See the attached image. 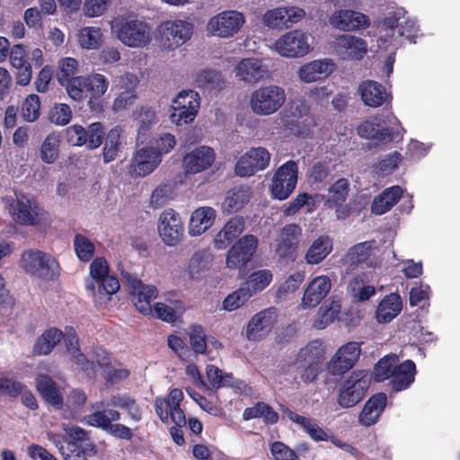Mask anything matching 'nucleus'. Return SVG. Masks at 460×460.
Masks as SVG:
<instances>
[{
    "label": "nucleus",
    "mask_w": 460,
    "mask_h": 460,
    "mask_svg": "<svg viewBox=\"0 0 460 460\" xmlns=\"http://www.w3.org/2000/svg\"><path fill=\"white\" fill-rule=\"evenodd\" d=\"M193 33V25L185 20H168L156 29V40L164 49H175L189 40Z\"/></svg>",
    "instance_id": "nucleus-6"
},
{
    "label": "nucleus",
    "mask_w": 460,
    "mask_h": 460,
    "mask_svg": "<svg viewBox=\"0 0 460 460\" xmlns=\"http://www.w3.org/2000/svg\"><path fill=\"white\" fill-rule=\"evenodd\" d=\"M120 145V129L114 128L108 133L102 149L103 161L108 164L115 160Z\"/></svg>",
    "instance_id": "nucleus-60"
},
{
    "label": "nucleus",
    "mask_w": 460,
    "mask_h": 460,
    "mask_svg": "<svg viewBox=\"0 0 460 460\" xmlns=\"http://www.w3.org/2000/svg\"><path fill=\"white\" fill-rule=\"evenodd\" d=\"M78 70V61L74 58H63L58 61L57 78L60 84L64 85Z\"/></svg>",
    "instance_id": "nucleus-62"
},
{
    "label": "nucleus",
    "mask_w": 460,
    "mask_h": 460,
    "mask_svg": "<svg viewBox=\"0 0 460 460\" xmlns=\"http://www.w3.org/2000/svg\"><path fill=\"white\" fill-rule=\"evenodd\" d=\"M212 254L207 250H199L192 254L188 263V274L192 279H199L208 271Z\"/></svg>",
    "instance_id": "nucleus-42"
},
{
    "label": "nucleus",
    "mask_w": 460,
    "mask_h": 460,
    "mask_svg": "<svg viewBox=\"0 0 460 460\" xmlns=\"http://www.w3.org/2000/svg\"><path fill=\"white\" fill-rule=\"evenodd\" d=\"M348 290L352 297L359 302L367 301L376 294L375 287L366 284L365 273L355 275L349 283Z\"/></svg>",
    "instance_id": "nucleus-45"
},
{
    "label": "nucleus",
    "mask_w": 460,
    "mask_h": 460,
    "mask_svg": "<svg viewBox=\"0 0 460 460\" xmlns=\"http://www.w3.org/2000/svg\"><path fill=\"white\" fill-rule=\"evenodd\" d=\"M244 23L245 17L241 12L228 10L212 16L206 30L211 36L227 39L237 34Z\"/></svg>",
    "instance_id": "nucleus-7"
},
{
    "label": "nucleus",
    "mask_w": 460,
    "mask_h": 460,
    "mask_svg": "<svg viewBox=\"0 0 460 460\" xmlns=\"http://www.w3.org/2000/svg\"><path fill=\"white\" fill-rule=\"evenodd\" d=\"M65 434L47 432V438L57 447L65 460H88L81 442L87 438L86 432L80 427L63 425Z\"/></svg>",
    "instance_id": "nucleus-3"
},
{
    "label": "nucleus",
    "mask_w": 460,
    "mask_h": 460,
    "mask_svg": "<svg viewBox=\"0 0 460 460\" xmlns=\"http://www.w3.org/2000/svg\"><path fill=\"white\" fill-rule=\"evenodd\" d=\"M273 274L268 269L252 272L242 286L251 296L263 291L272 281Z\"/></svg>",
    "instance_id": "nucleus-43"
},
{
    "label": "nucleus",
    "mask_w": 460,
    "mask_h": 460,
    "mask_svg": "<svg viewBox=\"0 0 460 460\" xmlns=\"http://www.w3.org/2000/svg\"><path fill=\"white\" fill-rule=\"evenodd\" d=\"M77 39L83 49H95L102 44V33L98 27H84L79 31Z\"/></svg>",
    "instance_id": "nucleus-53"
},
{
    "label": "nucleus",
    "mask_w": 460,
    "mask_h": 460,
    "mask_svg": "<svg viewBox=\"0 0 460 460\" xmlns=\"http://www.w3.org/2000/svg\"><path fill=\"white\" fill-rule=\"evenodd\" d=\"M273 49L281 57L296 58L307 55L312 48L307 33L301 30H293L280 36L275 41Z\"/></svg>",
    "instance_id": "nucleus-8"
},
{
    "label": "nucleus",
    "mask_w": 460,
    "mask_h": 460,
    "mask_svg": "<svg viewBox=\"0 0 460 460\" xmlns=\"http://www.w3.org/2000/svg\"><path fill=\"white\" fill-rule=\"evenodd\" d=\"M332 251V241L328 235H321L308 248L305 260L307 264L322 262Z\"/></svg>",
    "instance_id": "nucleus-41"
},
{
    "label": "nucleus",
    "mask_w": 460,
    "mask_h": 460,
    "mask_svg": "<svg viewBox=\"0 0 460 460\" xmlns=\"http://www.w3.org/2000/svg\"><path fill=\"white\" fill-rule=\"evenodd\" d=\"M243 418L245 420L260 418L266 424H275L278 422L279 415L270 406L261 402L246 408L243 411Z\"/></svg>",
    "instance_id": "nucleus-49"
},
{
    "label": "nucleus",
    "mask_w": 460,
    "mask_h": 460,
    "mask_svg": "<svg viewBox=\"0 0 460 460\" xmlns=\"http://www.w3.org/2000/svg\"><path fill=\"white\" fill-rule=\"evenodd\" d=\"M399 364V358L396 354H389L382 358L375 367L374 378L377 382L390 379L393 372Z\"/></svg>",
    "instance_id": "nucleus-51"
},
{
    "label": "nucleus",
    "mask_w": 460,
    "mask_h": 460,
    "mask_svg": "<svg viewBox=\"0 0 460 460\" xmlns=\"http://www.w3.org/2000/svg\"><path fill=\"white\" fill-rule=\"evenodd\" d=\"M332 279L327 275L314 277L306 285L300 307L311 309L317 306L330 293L332 289Z\"/></svg>",
    "instance_id": "nucleus-18"
},
{
    "label": "nucleus",
    "mask_w": 460,
    "mask_h": 460,
    "mask_svg": "<svg viewBox=\"0 0 460 460\" xmlns=\"http://www.w3.org/2000/svg\"><path fill=\"white\" fill-rule=\"evenodd\" d=\"M63 338L67 350L71 354L75 362L86 373L88 376H93L95 375L94 364L87 360L85 356L80 352L78 348V339L74 328H66V332L63 333Z\"/></svg>",
    "instance_id": "nucleus-30"
},
{
    "label": "nucleus",
    "mask_w": 460,
    "mask_h": 460,
    "mask_svg": "<svg viewBox=\"0 0 460 460\" xmlns=\"http://www.w3.org/2000/svg\"><path fill=\"white\" fill-rule=\"evenodd\" d=\"M21 268L32 277L53 279L59 273V265L50 254L40 250H26L21 254Z\"/></svg>",
    "instance_id": "nucleus-5"
},
{
    "label": "nucleus",
    "mask_w": 460,
    "mask_h": 460,
    "mask_svg": "<svg viewBox=\"0 0 460 460\" xmlns=\"http://www.w3.org/2000/svg\"><path fill=\"white\" fill-rule=\"evenodd\" d=\"M252 296L248 294L245 288L241 287L229 294L223 301V309L226 311H234L243 305Z\"/></svg>",
    "instance_id": "nucleus-64"
},
{
    "label": "nucleus",
    "mask_w": 460,
    "mask_h": 460,
    "mask_svg": "<svg viewBox=\"0 0 460 460\" xmlns=\"http://www.w3.org/2000/svg\"><path fill=\"white\" fill-rule=\"evenodd\" d=\"M370 378L365 370L354 371L340 390L338 403L342 408L353 407L366 395Z\"/></svg>",
    "instance_id": "nucleus-9"
},
{
    "label": "nucleus",
    "mask_w": 460,
    "mask_h": 460,
    "mask_svg": "<svg viewBox=\"0 0 460 460\" xmlns=\"http://www.w3.org/2000/svg\"><path fill=\"white\" fill-rule=\"evenodd\" d=\"M137 127V142H144L146 133L158 122L157 111L148 104L136 109L131 115Z\"/></svg>",
    "instance_id": "nucleus-31"
},
{
    "label": "nucleus",
    "mask_w": 460,
    "mask_h": 460,
    "mask_svg": "<svg viewBox=\"0 0 460 460\" xmlns=\"http://www.w3.org/2000/svg\"><path fill=\"white\" fill-rule=\"evenodd\" d=\"M87 83V92L90 97L89 104L93 100L101 98L108 90L109 81L102 74L94 73L85 76Z\"/></svg>",
    "instance_id": "nucleus-52"
},
{
    "label": "nucleus",
    "mask_w": 460,
    "mask_h": 460,
    "mask_svg": "<svg viewBox=\"0 0 460 460\" xmlns=\"http://www.w3.org/2000/svg\"><path fill=\"white\" fill-rule=\"evenodd\" d=\"M397 128L386 127L384 119L378 117H373L366 119L358 127V134L363 138L375 140L378 143H388L399 135Z\"/></svg>",
    "instance_id": "nucleus-20"
},
{
    "label": "nucleus",
    "mask_w": 460,
    "mask_h": 460,
    "mask_svg": "<svg viewBox=\"0 0 460 460\" xmlns=\"http://www.w3.org/2000/svg\"><path fill=\"white\" fill-rule=\"evenodd\" d=\"M401 161L402 155L397 151H394L380 157L375 165V171L383 176L389 175L398 168Z\"/></svg>",
    "instance_id": "nucleus-61"
},
{
    "label": "nucleus",
    "mask_w": 460,
    "mask_h": 460,
    "mask_svg": "<svg viewBox=\"0 0 460 460\" xmlns=\"http://www.w3.org/2000/svg\"><path fill=\"white\" fill-rule=\"evenodd\" d=\"M334 50L344 60H360L367 52V44L355 35L342 34L336 38Z\"/></svg>",
    "instance_id": "nucleus-21"
},
{
    "label": "nucleus",
    "mask_w": 460,
    "mask_h": 460,
    "mask_svg": "<svg viewBox=\"0 0 460 460\" xmlns=\"http://www.w3.org/2000/svg\"><path fill=\"white\" fill-rule=\"evenodd\" d=\"M217 212L211 207H200L195 209L190 219L189 234L199 236L208 230L215 222Z\"/></svg>",
    "instance_id": "nucleus-29"
},
{
    "label": "nucleus",
    "mask_w": 460,
    "mask_h": 460,
    "mask_svg": "<svg viewBox=\"0 0 460 460\" xmlns=\"http://www.w3.org/2000/svg\"><path fill=\"white\" fill-rule=\"evenodd\" d=\"M258 246V240L252 234H246L239 239L228 251L226 265L236 270L245 267L252 260Z\"/></svg>",
    "instance_id": "nucleus-15"
},
{
    "label": "nucleus",
    "mask_w": 460,
    "mask_h": 460,
    "mask_svg": "<svg viewBox=\"0 0 460 460\" xmlns=\"http://www.w3.org/2000/svg\"><path fill=\"white\" fill-rule=\"evenodd\" d=\"M251 190L247 186L240 185L230 189L222 203V209L226 213H234L241 210L250 201Z\"/></svg>",
    "instance_id": "nucleus-34"
},
{
    "label": "nucleus",
    "mask_w": 460,
    "mask_h": 460,
    "mask_svg": "<svg viewBox=\"0 0 460 460\" xmlns=\"http://www.w3.org/2000/svg\"><path fill=\"white\" fill-rule=\"evenodd\" d=\"M358 93L363 102L369 107H379L390 98L385 87L377 82L364 81L358 86Z\"/></svg>",
    "instance_id": "nucleus-28"
},
{
    "label": "nucleus",
    "mask_w": 460,
    "mask_h": 460,
    "mask_svg": "<svg viewBox=\"0 0 460 460\" xmlns=\"http://www.w3.org/2000/svg\"><path fill=\"white\" fill-rule=\"evenodd\" d=\"M335 65L332 59H316L303 65L297 71L300 81L310 84L325 79L334 70Z\"/></svg>",
    "instance_id": "nucleus-25"
},
{
    "label": "nucleus",
    "mask_w": 460,
    "mask_h": 460,
    "mask_svg": "<svg viewBox=\"0 0 460 460\" xmlns=\"http://www.w3.org/2000/svg\"><path fill=\"white\" fill-rule=\"evenodd\" d=\"M158 234L168 246L177 245L182 239L184 228L180 214L172 208L164 209L159 216Z\"/></svg>",
    "instance_id": "nucleus-12"
},
{
    "label": "nucleus",
    "mask_w": 460,
    "mask_h": 460,
    "mask_svg": "<svg viewBox=\"0 0 460 460\" xmlns=\"http://www.w3.org/2000/svg\"><path fill=\"white\" fill-rule=\"evenodd\" d=\"M119 287V280L111 275H107L96 284L92 280L85 281L86 290L100 304L110 300L111 296L117 293Z\"/></svg>",
    "instance_id": "nucleus-26"
},
{
    "label": "nucleus",
    "mask_w": 460,
    "mask_h": 460,
    "mask_svg": "<svg viewBox=\"0 0 460 460\" xmlns=\"http://www.w3.org/2000/svg\"><path fill=\"white\" fill-rule=\"evenodd\" d=\"M277 322V310L270 307L255 314L249 321L246 337L249 341H259L266 337Z\"/></svg>",
    "instance_id": "nucleus-22"
},
{
    "label": "nucleus",
    "mask_w": 460,
    "mask_h": 460,
    "mask_svg": "<svg viewBox=\"0 0 460 460\" xmlns=\"http://www.w3.org/2000/svg\"><path fill=\"white\" fill-rule=\"evenodd\" d=\"M214 150L207 146H201L186 154L182 160L186 173H199L208 169L215 162Z\"/></svg>",
    "instance_id": "nucleus-24"
},
{
    "label": "nucleus",
    "mask_w": 460,
    "mask_h": 460,
    "mask_svg": "<svg viewBox=\"0 0 460 460\" xmlns=\"http://www.w3.org/2000/svg\"><path fill=\"white\" fill-rule=\"evenodd\" d=\"M323 343L319 340L309 342L301 349L297 355V360L305 363H321L323 356Z\"/></svg>",
    "instance_id": "nucleus-57"
},
{
    "label": "nucleus",
    "mask_w": 460,
    "mask_h": 460,
    "mask_svg": "<svg viewBox=\"0 0 460 460\" xmlns=\"http://www.w3.org/2000/svg\"><path fill=\"white\" fill-rule=\"evenodd\" d=\"M387 397L385 394H377L372 396L365 404L359 415V422L364 426H371L376 423L386 405Z\"/></svg>",
    "instance_id": "nucleus-35"
},
{
    "label": "nucleus",
    "mask_w": 460,
    "mask_h": 460,
    "mask_svg": "<svg viewBox=\"0 0 460 460\" xmlns=\"http://www.w3.org/2000/svg\"><path fill=\"white\" fill-rule=\"evenodd\" d=\"M111 31L129 48H143L151 42L150 26L133 15H119L110 22Z\"/></svg>",
    "instance_id": "nucleus-1"
},
{
    "label": "nucleus",
    "mask_w": 460,
    "mask_h": 460,
    "mask_svg": "<svg viewBox=\"0 0 460 460\" xmlns=\"http://www.w3.org/2000/svg\"><path fill=\"white\" fill-rule=\"evenodd\" d=\"M244 230V219L235 216L230 218L224 227L216 234L214 246L217 250H224Z\"/></svg>",
    "instance_id": "nucleus-27"
},
{
    "label": "nucleus",
    "mask_w": 460,
    "mask_h": 460,
    "mask_svg": "<svg viewBox=\"0 0 460 460\" xmlns=\"http://www.w3.org/2000/svg\"><path fill=\"white\" fill-rule=\"evenodd\" d=\"M185 311L181 301H174L171 305L156 303L153 308V315L170 323H174Z\"/></svg>",
    "instance_id": "nucleus-47"
},
{
    "label": "nucleus",
    "mask_w": 460,
    "mask_h": 460,
    "mask_svg": "<svg viewBox=\"0 0 460 460\" xmlns=\"http://www.w3.org/2000/svg\"><path fill=\"white\" fill-rule=\"evenodd\" d=\"M341 305L339 299L332 297L326 300L318 309L314 320V327L323 330L339 318Z\"/></svg>",
    "instance_id": "nucleus-38"
},
{
    "label": "nucleus",
    "mask_w": 460,
    "mask_h": 460,
    "mask_svg": "<svg viewBox=\"0 0 460 460\" xmlns=\"http://www.w3.org/2000/svg\"><path fill=\"white\" fill-rule=\"evenodd\" d=\"M305 274L304 271H295L279 284L276 296L279 299H286L290 294H294L304 282Z\"/></svg>",
    "instance_id": "nucleus-54"
},
{
    "label": "nucleus",
    "mask_w": 460,
    "mask_h": 460,
    "mask_svg": "<svg viewBox=\"0 0 460 460\" xmlns=\"http://www.w3.org/2000/svg\"><path fill=\"white\" fill-rule=\"evenodd\" d=\"M206 374L210 385L216 389L222 386H230L240 392H244L246 389V385L243 381L234 379L232 374L223 373L213 365L207 367Z\"/></svg>",
    "instance_id": "nucleus-40"
},
{
    "label": "nucleus",
    "mask_w": 460,
    "mask_h": 460,
    "mask_svg": "<svg viewBox=\"0 0 460 460\" xmlns=\"http://www.w3.org/2000/svg\"><path fill=\"white\" fill-rule=\"evenodd\" d=\"M287 99L285 90L276 84L261 86L250 96L249 105L258 116H270L277 112Z\"/></svg>",
    "instance_id": "nucleus-4"
},
{
    "label": "nucleus",
    "mask_w": 460,
    "mask_h": 460,
    "mask_svg": "<svg viewBox=\"0 0 460 460\" xmlns=\"http://www.w3.org/2000/svg\"><path fill=\"white\" fill-rule=\"evenodd\" d=\"M59 137L51 133L46 137L40 146V158L49 164H53L58 157L59 153Z\"/></svg>",
    "instance_id": "nucleus-55"
},
{
    "label": "nucleus",
    "mask_w": 460,
    "mask_h": 460,
    "mask_svg": "<svg viewBox=\"0 0 460 460\" xmlns=\"http://www.w3.org/2000/svg\"><path fill=\"white\" fill-rule=\"evenodd\" d=\"M304 207L307 208L308 212L313 211L315 207L314 197L305 192L298 194L285 206L283 213L285 216L290 217L296 214Z\"/></svg>",
    "instance_id": "nucleus-59"
},
{
    "label": "nucleus",
    "mask_w": 460,
    "mask_h": 460,
    "mask_svg": "<svg viewBox=\"0 0 460 460\" xmlns=\"http://www.w3.org/2000/svg\"><path fill=\"white\" fill-rule=\"evenodd\" d=\"M286 6L267 11L263 15V22L272 29L288 28L286 18Z\"/></svg>",
    "instance_id": "nucleus-63"
},
{
    "label": "nucleus",
    "mask_w": 460,
    "mask_h": 460,
    "mask_svg": "<svg viewBox=\"0 0 460 460\" xmlns=\"http://www.w3.org/2000/svg\"><path fill=\"white\" fill-rule=\"evenodd\" d=\"M235 78L248 84H255L270 76L269 65L263 58H242L234 69Z\"/></svg>",
    "instance_id": "nucleus-13"
},
{
    "label": "nucleus",
    "mask_w": 460,
    "mask_h": 460,
    "mask_svg": "<svg viewBox=\"0 0 460 460\" xmlns=\"http://www.w3.org/2000/svg\"><path fill=\"white\" fill-rule=\"evenodd\" d=\"M36 387L47 402L57 409L63 406L62 394L57 384L49 376L39 375L36 378Z\"/></svg>",
    "instance_id": "nucleus-37"
},
{
    "label": "nucleus",
    "mask_w": 460,
    "mask_h": 460,
    "mask_svg": "<svg viewBox=\"0 0 460 460\" xmlns=\"http://www.w3.org/2000/svg\"><path fill=\"white\" fill-rule=\"evenodd\" d=\"M298 166L294 161H288L274 173L270 191L274 199L284 200L294 191L297 183Z\"/></svg>",
    "instance_id": "nucleus-10"
},
{
    "label": "nucleus",
    "mask_w": 460,
    "mask_h": 460,
    "mask_svg": "<svg viewBox=\"0 0 460 460\" xmlns=\"http://www.w3.org/2000/svg\"><path fill=\"white\" fill-rule=\"evenodd\" d=\"M121 275L130 288L136 308L143 314H152L153 307L151 302L158 296L156 287L145 285L140 279L124 270H121Z\"/></svg>",
    "instance_id": "nucleus-11"
},
{
    "label": "nucleus",
    "mask_w": 460,
    "mask_h": 460,
    "mask_svg": "<svg viewBox=\"0 0 460 460\" xmlns=\"http://www.w3.org/2000/svg\"><path fill=\"white\" fill-rule=\"evenodd\" d=\"M377 249L378 245L375 240L358 243L349 248L345 256V261L351 269L359 265L375 268L377 265L376 259Z\"/></svg>",
    "instance_id": "nucleus-23"
},
{
    "label": "nucleus",
    "mask_w": 460,
    "mask_h": 460,
    "mask_svg": "<svg viewBox=\"0 0 460 460\" xmlns=\"http://www.w3.org/2000/svg\"><path fill=\"white\" fill-rule=\"evenodd\" d=\"M159 154L153 146L139 148L134 154L128 167V173L134 177H145L152 173L161 164Z\"/></svg>",
    "instance_id": "nucleus-17"
},
{
    "label": "nucleus",
    "mask_w": 460,
    "mask_h": 460,
    "mask_svg": "<svg viewBox=\"0 0 460 460\" xmlns=\"http://www.w3.org/2000/svg\"><path fill=\"white\" fill-rule=\"evenodd\" d=\"M270 155L263 147H254L243 155L235 164V173L241 177L253 175L268 167Z\"/></svg>",
    "instance_id": "nucleus-16"
},
{
    "label": "nucleus",
    "mask_w": 460,
    "mask_h": 460,
    "mask_svg": "<svg viewBox=\"0 0 460 460\" xmlns=\"http://www.w3.org/2000/svg\"><path fill=\"white\" fill-rule=\"evenodd\" d=\"M416 367L412 360H405L398 364L391 376L393 391L400 392L407 389L415 380Z\"/></svg>",
    "instance_id": "nucleus-33"
},
{
    "label": "nucleus",
    "mask_w": 460,
    "mask_h": 460,
    "mask_svg": "<svg viewBox=\"0 0 460 460\" xmlns=\"http://www.w3.org/2000/svg\"><path fill=\"white\" fill-rule=\"evenodd\" d=\"M64 85L68 96L75 102H82L89 97L86 77L84 75L72 77Z\"/></svg>",
    "instance_id": "nucleus-56"
},
{
    "label": "nucleus",
    "mask_w": 460,
    "mask_h": 460,
    "mask_svg": "<svg viewBox=\"0 0 460 460\" xmlns=\"http://www.w3.org/2000/svg\"><path fill=\"white\" fill-rule=\"evenodd\" d=\"M402 193V189L397 185L385 189L374 199L371 207L372 212L376 215L386 213L400 200Z\"/></svg>",
    "instance_id": "nucleus-39"
},
{
    "label": "nucleus",
    "mask_w": 460,
    "mask_h": 460,
    "mask_svg": "<svg viewBox=\"0 0 460 460\" xmlns=\"http://www.w3.org/2000/svg\"><path fill=\"white\" fill-rule=\"evenodd\" d=\"M194 83L198 88L209 92L220 91L225 85L222 75L214 69H204L199 71L196 75Z\"/></svg>",
    "instance_id": "nucleus-44"
},
{
    "label": "nucleus",
    "mask_w": 460,
    "mask_h": 460,
    "mask_svg": "<svg viewBox=\"0 0 460 460\" xmlns=\"http://www.w3.org/2000/svg\"><path fill=\"white\" fill-rule=\"evenodd\" d=\"M183 399V393L178 388L171 390L167 398H156L155 408L157 415L163 422H168V409L172 406H180Z\"/></svg>",
    "instance_id": "nucleus-50"
},
{
    "label": "nucleus",
    "mask_w": 460,
    "mask_h": 460,
    "mask_svg": "<svg viewBox=\"0 0 460 460\" xmlns=\"http://www.w3.org/2000/svg\"><path fill=\"white\" fill-rule=\"evenodd\" d=\"M97 364L102 368V376L111 383H117L126 379L129 376L127 368L117 367L111 364V358L106 350L99 348L95 350Z\"/></svg>",
    "instance_id": "nucleus-32"
},
{
    "label": "nucleus",
    "mask_w": 460,
    "mask_h": 460,
    "mask_svg": "<svg viewBox=\"0 0 460 460\" xmlns=\"http://www.w3.org/2000/svg\"><path fill=\"white\" fill-rule=\"evenodd\" d=\"M76 256L82 261H89L94 255L95 245L86 236L76 234L73 241Z\"/></svg>",
    "instance_id": "nucleus-58"
},
{
    "label": "nucleus",
    "mask_w": 460,
    "mask_h": 460,
    "mask_svg": "<svg viewBox=\"0 0 460 460\" xmlns=\"http://www.w3.org/2000/svg\"><path fill=\"white\" fill-rule=\"evenodd\" d=\"M361 354L360 344L349 341L335 352L328 363V370L332 376H341L351 369Z\"/></svg>",
    "instance_id": "nucleus-14"
},
{
    "label": "nucleus",
    "mask_w": 460,
    "mask_h": 460,
    "mask_svg": "<svg viewBox=\"0 0 460 460\" xmlns=\"http://www.w3.org/2000/svg\"><path fill=\"white\" fill-rule=\"evenodd\" d=\"M349 190V181L345 178L337 180L328 190L325 205L329 208H339L346 200Z\"/></svg>",
    "instance_id": "nucleus-48"
},
{
    "label": "nucleus",
    "mask_w": 460,
    "mask_h": 460,
    "mask_svg": "<svg viewBox=\"0 0 460 460\" xmlns=\"http://www.w3.org/2000/svg\"><path fill=\"white\" fill-rule=\"evenodd\" d=\"M5 207L12 219L18 225L28 226L49 224L47 212L31 195L15 192L13 198L5 199Z\"/></svg>",
    "instance_id": "nucleus-2"
},
{
    "label": "nucleus",
    "mask_w": 460,
    "mask_h": 460,
    "mask_svg": "<svg viewBox=\"0 0 460 460\" xmlns=\"http://www.w3.org/2000/svg\"><path fill=\"white\" fill-rule=\"evenodd\" d=\"M402 303L401 297L396 293H391L385 296L379 303L376 311V318L380 323L391 322L402 311Z\"/></svg>",
    "instance_id": "nucleus-36"
},
{
    "label": "nucleus",
    "mask_w": 460,
    "mask_h": 460,
    "mask_svg": "<svg viewBox=\"0 0 460 460\" xmlns=\"http://www.w3.org/2000/svg\"><path fill=\"white\" fill-rule=\"evenodd\" d=\"M63 339V332L57 328L45 331L37 340L33 352L37 355H48Z\"/></svg>",
    "instance_id": "nucleus-46"
},
{
    "label": "nucleus",
    "mask_w": 460,
    "mask_h": 460,
    "mask_svg": "<svg viewBox=\"0 0 460 460\" xmlns=\"http://www.w3.org/2000/svg\"><path fill=\"white\" fill-rule=\"evenodd\" d=\"M330 24L342 31H356L366 29L370 24L369 18L364 13L349 9H340L329 18Z\"/></svg>",
    "instance_id": "nucleus-19"
}]
</instances>
